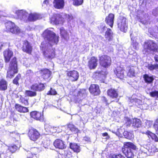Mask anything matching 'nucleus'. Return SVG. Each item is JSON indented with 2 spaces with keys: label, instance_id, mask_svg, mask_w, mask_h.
Masks as SVG:
<instances>
[{
  "label": "nucleus",
  "instance_id": "nucleus-1",
  "mask_svg": "<svg viewBox=\"0 0 158 158\" xmlns=\"http://www.w3.org/2000/svg\"><path fill=\"white\" fill-rule=\"evenodd\" d=\"M42 36L45 41L42 42L41 44L40 47L41 50H43L45 47L47 43L52 46L51 43L57 44L59 41V36L56 35L55 33L50 30H45L43 33Z\"/></svg>",
  "mask_w": 158,
  "mask_h": 158
},
{
  "label": "nucleus",
  "instance_id": "nucleus-2",
  "mask_svg": "<svg viewBox=\"0 0 158 158\" xmlns=\"http://www.w3.org/2000/svg\"><path fill=\"white\" fill-rule=\"evenodd\" d=\"M142 52L144 54H147L149 51L158 52V44L154 40H148L145 41L143 45Z\"/></svg>",
  "mask_w": 158,
  "mask_h": 158
},
{
  "label": "nucleus",
  "instance_id": "nucleus-3",
  "mask_svg": "<svg viewBox=\"0 0 158 158\" xmlns=\"http://www.w3.org/2000/svg\"><path fill=\"white\" fill-rule=\"evenodd\" d=\"M136 149V147L132 143L124 142L122 148V151L127 157L133 158L134 154L131 149L135 150Z\"/></svg>",
  "mask_w": 158,
  "mask_h": 158
},
{
  "label": "nucleus",
  "instance_id": "nucleus-4",
  "mask_svg": "<svg viewBox=\"0 0 158 158\" xmlns=\"http://www.w3.org/2000/svg\"><path fill=\"white\" fill-rule=\"evenodd\" d=\"M18 72L17 59L14 57L12 59L10 62L9 69L7 71L6 77L11 79L15 76V74Z\"/></svg>",
  "mask_w": 158,
  "mask_h": 158
},
{
  "label": "nucleus",
  "instance_id": "nucleus-5",
  "mask_svg": "<svg viewBox=\"0 0 158 158\" xmlns=\"http://www.w3.org/2000/svg\"><path fill=\"white\" fill-rule=\"evenodd\" d=\"M100 66L104 69L109 67L112 64V60L111 57L107 55H103L98 56Z\"/></svg>",
  "mask_w": 158,
  "mask_h": 158
},
{
  "label": "nucleus",
  "instance_id": "nucleus-6",
  "mask_svg": "<svg viewBox=\"0 0 158 158\" xmlns=\"http://www.w3.org/2000/svg\"><path fill=\"white\" fill-rule=\"evenodd\" d=\"M6 31L14 34H18L21 32L19 27L15 23L10 21L6 22L5 24Z\"/></svg>",
  "mask_w": 158,
  "mask_h": 158
},
{
  "label": "nucleus",
  "instance_id": "nucleus-7",
  "mask_svg": "<svg viewBox=\"0 0 158 158\" xmlns=\"http://www.w3.org/2000/svg\"><path fill=\"white\" fill-rule=\"evenodd\" d=\"M10 136L12 138L13 140L16 141L18 144L17 145L15 144H13L11 145L8 146L7 149L10 151L11 153H14L18 149L20 145V143L18 139L19 138V135L15 133H12L10 134Z\"/></svg>",
  "mask_w": 158,
  "mask_h": 158
},
{
  "label": "nucleus",
  "instance_id": "nucleus-8",
  "mask_svg": "<svg viewBox=\"0 0 158 158\" xmlns=\"http://www.w3.org/2000/svg\"><path fill=\"white\" fill-rule=\"evenodd\" d=\"M117 25L118 27L121 31L126 32L128 28L126 18L122 16H119L117 19Z\"/></svg>",
  "mask_w": 158,
  "mask_h": 158
},
{
  "label": "nucleus",
  "instance_id": "nucleus-9",
  "mask_svg": "<svg viewBox=\"0 0 158 158\" xmlns=\"http://www.w3.org/2000/svg\"><path fill=\"white\" fill-rule=\"evenodd\" d=\"M27 135L29 139L34 142L37 140L41 136L39 132L33 127L28 129Z\"/></svg>",
  "mask_w": 158,
  "mask_h": 158
},
{
  "label": "nucleus",
  "instance_id": "nucleus-10",
  "mask_svg": "<svg viewBox=\"0 0 158 158\" xmlns=\"http://www.w3.org/2000/svg\"><path fill=\"white\" fill-rule=\"evenodd\" d=\"M40 150L37 148H31L29 150L25 151V155L27 156L26 158H39L37 154Z\"/></svg>",
  "mask_w": 158,
  "mask_h": 158
},
{
  "label": "nucleus",
  "instance_id": "nucleus-11",
  "mask_svg": "<svg viewBox=\"0 0 158 158\" xmlns=\"http://www.w3.org/2000/svg\"><path fill=\"white\" fill-rule=\"evenodd\" d=\"M66 75L67 77L72 82L77 81L79 77L78 72L75 70L67 71Z\"/></svg>",
  "mask_w": 158,
  "mask_h": 158
},
{
  "label": "nucleus",
  "instance_id": "nucleus-12",
  "mask_svg": "<svg viewBox=\"0 0 158 158\" xmlns=\"http://www.w3.org/2000/svg\"><path fill=\"white\" fill-rule=\"evenodd\" d=\"M89 90L90 94L94 96L99 95L101 93L99 86L97 84H91L89 87Z\"/></svg>",
  "mask_w": 158,
  "mask_h": 158
},
{
  "label": "nucleus",
  "instance_id": "nucleus-13",
  "mask_svg": "<svg viewBox=\"0 0 158 158\" xmlns=\"http://www.w3.org/2000/svg\"><path fill=\"white\" fill-rule=\"evenodd\" d=\"M21 49L23 52L31 55L33 48L30 43L27 40H25L23 41Z\"/></svg>",
  "mask_w": 158,
  "mask_h": 158
},
{
  "label": "nucleus",
  "instance_id": "nucleus-14",
  "mask_svg": "<svg viewBox=\"0 0 158 158\" xmlns=\"http://www.w3.org/2000/svg\"><path fill=\"white\" fill-rule=\"evenodd\" d=\"M45 84L40 82L34 83L30 87V89L33 91L41 92L43 91L45 89Z\"/></svg>",
  "mask_w": 158,
  "mask_h": 158
},
{
  "label": "nucleus",
  "instance_id": "nucleus-15",
  "mask_svg": "<svg viewBox=\"0 0 158 158\" xmlns=\"http://www.w3.org/2000/svg\"><path fill=\"white\" fill-rule=\"evenodd\" d=\"M125 70L124 68L120 66H117L114 70V72L117 77L121 80L125 77Z\"/></svg>",
  "mask_w": 158,
  "mask_h": 158
},
{
  "label": "nucleus",
  "instance_id": "nucleus-16",
  "mask_svg": "<svg viewBox=\"0 0 158 158\" xmlns=\"http://www.w3.org/2000/svg\"><path fill=\"white\" fill-rule=\"evenodd\" d=\"M98 59L97 57L93 56L89 60L87 66L90 70L95 69L98 66Z\"/></svg>",
  "mask_w": 158,
  "mask_h": 158
},
{
  "label": "nucleus",
  "instance_id": "nucleus-17",
  "mask_svg": "<svg viewBox=\"0 0 158 158\" xmlns=\"http://www.w3.org/2000/svg\"><path fill=\"white\" fill-rule=\"evenodd\" d=\"M114 18V15L113 13H110L105 18V21L106 23L111 28L113 27Z\"/></svg>",
  "mask_w": 158,
  "mask_h": 158
},
{
  "label": "nucleus",
  "instance_id": "nucleus-18",
  "mask_svg": "<svg viewBox=\"0 0 158 158\" xmlns=\"http://www.w3.org/2000/svg\"><path fill=\"white\" fill-rule=\"evenodd\" d=\"M40 74L43 79L46 80L48 79L50 77L52 72L49 69L46 68L43 69L39 71Z\"/></svg>",
  "mask_w": 158,
  "mask_h": 158
},
{
  "label": "nucleus",
  "instance_id": "nucleus-19",
  "mask_svg": "<svg viewBox=\"0 0 158 158\" xmlns=\"http://www.w3.org/2000/svg\"><path fill=\"white\" fill-rule=\"evenodd\" d=\"M31 118L37 121H42L44 120V115L43 113L39 111H34L30 113Z\"/></svg>",
  "mask_w": 158,
  "mask_h": 158
},
{
  "label": "nucleus",
  "instance_id": "nucleus-20",
  "mask_svg": "<svg viewBox=\"0 0 158 158\" xmlns=\"http://www.w3.org/2000/svg\"><path fill=\"white\" fill-rule=\"evenodd\" d=\"M4 60L6 63L9 62L11 57L13 56V52L9 48L6 49L3 52Z\"/></svg>",
  "mask_w": 158,
  "mask_h": 158
},
{
  "label": "nucleus",
  "instance_id": "nucleus-21",
  "mask_svg": "<svg viewBox=\"0 0 158 158\" xmlns=\"http://www.w3.org/2000/svg\"><path fill=\"white\" fill-rule=\"evenodd\" d=\"M53 145L56 148L60 149H63L66 148L64 142L59 139H56L54 142Z\"/></svg>",
  "mask_w": 158,
  "mask_h": 158
},
{
  "label": "nucleus",
  "instance_id": "nucleus-22",
  "mask_svg": "<svg viewBox=\"0 0 158 158\" xmlns=\"http://www.w3.org/2000/svg\"><path fill=\"white\" fill-rule=\"evenodd\" d=\"M15 108L16 110L21 113H25L29 112L28 107H25L18 103L15 104Z\"/></svg>",
  "mask_w": 158,
  "mask_h": 158
},
{
  "label": "nucleus",
  "instance_id": "nucleus-23",
  "mask_svg": "<svg viewBox=\"0 0 158 158\" xmlns=\"http://www.w3.org/2000/svg\"><path fill=\"white\" fill-rule=\"evenodd\" d=\"M62 16L58 14L53 15L50 19L51 23L57 25L59 24L60 21L62 20Z\"/></svg>",
  "mask_w": 158,
  "mask_h": 158
},
{
  "label": "nucleus",
  "instance_id": "nucleus-24",
  "mask_svg": "<svg viewBox=\"0 0 158 158\" xmlns=\"http://www.w3.org/2000/svg\"><path fill=\"white\" fill-rule=\"evenodd\" d=\"M43 54L45 58L48 59H52L55 56V52L53 50H50L46 51H44Z\"/></svg>",
  "mask_w": 158,
  "mask_h": 158
},
{
  "label": "nucleus",
  "instance_id": "nucleus-25",
  "mask_svg": "<svg viewBox=\"0 0 158 158\" xmlns=\"http://www.w3.org/2000/svg\"><path fill=\"white\" fill-rule=\"evenodd\" d=\"M107 95L112 98H117L118 96L117 91L115 89L110 88L107 90Z\"/></svg>",
  "mask_w": 158,
  "mask_h": 158
},
{
  "label": "nucleus",
  "instance_id": "nucleus-26",
  "mask_svg": "<svg viewBox=\"0 0 158 158\" xmlns=\"http://www.w3.org/2000/svg\"><path fill=\"white\" fill-rule=\"evenodd\" d=\"M53 3L54 7L57 9H62L64 5V0H54Z\"/></svg>",
  "mask_w": 158,
  "mask_h": 158
},
{
  "label": "nucleus",
  "instance_id": "nucleus-27",
  "mask_svg": "<svg viewBox=\"0 0 158 158\" xmlns=\"http://www.w3.org/2000/svg\"><path fill=\"white\" fill-rule=\"evenodd\" d=\"M145 134L147 135L149 139L155 142H158V137L155 134L149 130L146 131Z\"/></svg>",
  "mask_w": 158,
  "mask_h": 158
},
{
  "label": "nucleus",
  "instance_id": "nucleus-28",
  "mask_svg": "<svg viewBox=\"0 0 158 158\" xmlns=\"http://www.w3.org/2000/svg\"><path fill=\"white\" fill-rule=\"evenodd\" d=\"M113 35L112 30L110 28H107L105 34L106 40L109 42L111 41L113 38Z\"/></svg>",
  "mask_w": 158,
  "mask_h": 158
},
{
  "label": "nucleus",
  "instance_id": "nucleus-29",
  "mask_svg": "<svg viewBox=\"0 0 158 158\" xmlns=\"http://www.w3.org/2000/svg\"><path fill=\"white\" fill-rule=\"evenodd\" d=\"M69 148L74 152L78 153L80 152L81 151L80 147L77 143H70Z\"/></svg>",
  "mask_w": 158,
  "mask_h": 158
},
{
  "label": "nucleus",
  "instance_id": "nucleus-30",
  "mask_svg": "<svg viewBox=\"0 0 158 158\" xmlns=\"http://www.w3.org/2000/svg\"><path fill=\"white\" fill-rule=\"evenodd\" d=\"M143 77L145 82L148 84L152 83L154 79L153 76H149L147 74H144Z\"/></svg>",
  "mask_w": 158,
  "mask_h": 158
},
{
  "label": "nucleus",
  "instance_id": "nucleus-31",
  "mask_svg": "<svg viewBox=\"0 0 158 158\" xmlns=\"http://www.w3.org/2000/svg\"><path fill=\"white\" fill-rule=\"evenodd\" d=\"M141 121L139 119L135 118L132 120V126L134 128L139 127L141 126Z\"/></svg>",
  "mask_w": 158,
  "mask_h": 158
},
{
  "label": "nucleus",
  "instance_id": "nucleus-32",
  "mask_svg": "<svg viewBox=\"0 0 158 158\" xmlns=\"http://www.w3.org/2000/svg\"><path fill=\"white\" fill-rule=\"evenodd\" d=\"M16 13L17 15L18 18L20 20L26 18L27 16V14L26 11L23 10H18L16 11Z\"/></svg>",
  "mask_w": 158,
  "mask_h": 158
},
{
  "label": "nucleus",
  "instance_id": "nucleus-33",
  "mask_svg": "<svg viewBox=\"0 0 158 158\" xmlns=\"http://www.w3.org/2000/svg\"><path fill=\"white\" fill-rule=\"evenodd\" d=\"M60 36L62 38L65 40H67L69 39V36L67 31L63 27L60 29Z\"/></svg>",
  "mask_w": 158,
  "mask_h": 158
},
{
  "label": "nucleus",
  "instance_id": "nucleus-34",
  "mask_svg": "<svg viewBox=\"0 0 158 158\" xmlns=\"http://www.w3.org/2000/svg\"><path fill=\"white\" fill-rule=\"evenodd\" d=\"M67 126L68 129L72 132L74 133H78L79 132V131L78 128L76 127V126L73 124L71 123H68L67 124Z\"/></svg>",
  "mask_w": 158,
  "mask_h": 158
},
{
  "label": "nucleus",
  "instance_id": "nucleus-35",
  "mask_svg": "<svg viewBox=\"0 0 158 158\" xmlns=\"http://www.w3.org/2000/svg\"><path fill=\"white\" fill-rule=\"evenodd\" d=\"M127 68L128 69V71L127 73V75L130 77L135 76V70L133 67L128 66Z\"/></svg>",
  "mask_w": 158,
  "mask_h": 158
},
{
  "label": "nucleus",
  "instance_id": "nucleus-36",
  "mask_svg": "<svg viewBox=\"0 0 158 158\" xmlns=\"http://www.w3.org/2000/svg\"><path fill=\"white\" fill-rule=\"evenodd\" d=\"M7 88V82L4 79H1L0 80V90L4 91Z\"/></svg>",
  "mask_w": 158,
  "mask_h": 158
},
{
  "label": "nucleus",
  "instance_id": "nucleus-37",
  "mask_svg": "<svg viewBox=\"0 0 158 158\" xmlns=\"http://www.w3.org/2000/svg\"><path fill=\"white\" fill-rule=\"evenodd\" d=\"M147 147L148 152L151 153L153 154L158 151L156 147L153 144L150 143L147 144Z\"/></svg>",
  "mask_w": 158,
  "mask_h": 158
},
{
  "label": "nucleus",
  "instance_id": "nucleus-38",
  "mask_svg": "<svg viewBox=\"0 0 158 158\" xmlns=\"http://www.w3.org/2000/svg\"><path fill=\"white\" fill-rule=\"evenodd\" d=\"M39 15L36 13H30L29 14L27 19L28 21L34 22L39 19Z\"/></svg>",
  "mask_w": 158,
  "mask_h": 158
},
{
  "label": "nucleus",
  "instance_id": "nucleus-39",
  "mask_svg": "<svg viewBox=\"0 0 158 158\" xmlns=\"http://www.w3.org/2000/svg\"><path fill=\"white\" fill-rule=\"evenodd\" d=\"M123 135L125 138L129 140H132L134 139V135L131 132L127 131H124Z\"/></svg>",
  "mask_w": 158,
  "mask_h": 158
},
{
  "label": "nucleus",
  "instance_id": "nucleus-40",
  "mask_svg": "<svg viewBox=\"0 0 158 158\" xmlns=\"http://www.w3.org/2000/svg\"><path fill=\"white\" fill-rule=\"evenodd\" d=\"M19 102L21 104L25 106H27L29 105L28 99L22 96L19 98Z\"/></svg>",
  "mask_w": 158,
  "mask_h": 158
},
{
  "label": "nucleus",
  "instance_id": "nucleus-41",
  "mask_svg": "<svg viewBox=\"0 0 158 158\" xmlns=\"http://www.w3.org/2000/svg\"><path fill=\"white\" fill-rule=\"evenodd\" d=\"M24 94L26 96L30 97H35L37 95V93L35 90H26Z\"/></svg>",
  "mask_w": 158,
  "mask_h": 158
},
{
  "label": "nucleus",
  "instance_id": "nucleus-42",
  "mask_svg": "<svg viewBox=\"0 0 158 158\" xmlns=\"http://www.w3.org/2000/svg\"><path fill=\"white\" fill-rule=\"evenodd\" d=\"M147 68L150 71H153L154 70L158 71V64H148L147 66Z\"/></svg>",
  "mask_w": 158,
  "mask_h": 158
},
{
  "label": "nucleus",
  "instance_id": "nucleus-43",
  "mask_svg": "<svg viewBox=\"0 0 158 158\" xmlns=\"http://www.w3.org/2000/svg\"><path fill=\"white\" fill-rule=\"evenodd\" d=\"M21 78V74L18 73L14 79L12 81L13 83L17 86L19 85V81Z\"/></svg>",
  "mask_w": 158,
  "mask_h": 158
},
{
  "label": "nucleus",
  "instance_id": "nucleus-44",
  "mask_svg": "<svg viewBox=\"0 0 158 158\" xmlns=\"http://www.w3.org/2000/svg\"><path fill=\"white\" fill-rule=\"evenodd\" d=\"M12 154L7 149L5 152H3V154L4 158H10Z\"/></svg>",
  "mask_w": 158,
  "mask_h": 158
},
{
  "label": "nucleus",
  "instance_id": "nucleus-45",
  "mask_svg": "<svg viewBox=\"0 0 158 158\" xmlns=\"http://www.w3.org/2000/svg\"><path fill=\"white\" fill-rule=\"evenodd\" d=\"M109 158H125V157L121 154L119 153L110 155L109 156Z\"/></svg>",
  "mask_w": 158,
  "mask_h": 158
},
{
  "label": "nucleus",
  "instance_id": "nucleus-46",
  "mask_svg": "<svg viewBox=\"0 0 158 158\" xmlns=\"http://www.w3.org/2000/svg\"><path fill=\"white\" fill-rule=\"evenodd\" d=\"M73 5L78 6L81 5L83 2V0H72Z\"/></svg>",
  "mask_w": 158,
  "mask_h": 158
},
{
  "label": "nucleus",
  "instance_id": "nucleus-47",
  "mask_svg": "<svg viewBox=\"0 0 158 158\" xmlns=\"http://www.w3.org/2000/svg\"><path fill=\"white\" fill-rule=\"evenodd\" d=\"M150 96L152 98H158V91L154 90L149 93Z\"/></svg>",
  "mask_w": 158,
  "mask_h": 158
},
{
  "label": "nucleus",
  "instance_id": "nucleus-48",
  "mask_svg": "<svg viewBox=\"0 0 158 158\" xmlns=\"http://www.w3.org/2000/svg\"><path fill=\"white\" fill-rule=\"evenodd\" d=\"M57 93L55 89L50 88V90L47 92V94L48 95H56Z\"/></svg>",
  "mask_w": 158,
  "mask_h": 158
},
{
  "label": "nucleus",
  "instance_id": "nucleus-49",
  "mask_svg": "<svg viewBox=\"0 0 158 158\" xmlns=\"http://www.w3.org/2000/svg\"><path fill=\"white\" fill-rule=\"evenodd\" d=\"M52 129L54 131V132H57L58 133L62 131L61 127L59 126L53 127L52 128Z\"/></svg>",
  "mask_w": 158,
  "mask_h": 158
},
{
  "label": "nucleus",
  "instance_id": "nucleus-50",
  "mask_svg": "<svg viewBox=\"0 0 158 158\" xmlns=\"http://www.w3.org/2000/svg\"><path fill=\"white\" fill-rule=\"evenodd\" d=\"M153 127L157 134L158 133V120L156 119L153 125Z\"/></svg>",
  "mask_w": 158,
  "mask_h": 158
},
{
  "label": "nucleus",
  "instance_id": "nucleus-51",
  "mask_svg": "<svg viewBox=\"0 0 158 158\" xmlns=\"http://www.w3.org/2000/svg\"><path fill=\"white\" fill-rule=\"evenodd\" d=\"M131 124H132V121L130 118H126V121L125 123L126 126L127 127H129L131 126Z\"/></svg>",
  "mask_w": 158,
  "mask_h": 158
},
{
  "label": "nucleus",
  "instance_id": "nucleus-52",
  "mask_svg": "<svg viewBox=\"0 0 158 158\" xmlns=\"http://www.w3.org/2000/svg\"><path fill=\"white\" fill-rule=\"evenodd\" d=\"M138 44V43L136 41L134 42V40H133V42H132L131 43V45L132 46L133 48L135 49H136L137 48V46Z\"/></svg>",
  "mask_w": 158,
  "mask_h": 158
},
{
  "label": "nucleus",
  "instance_id": "nucleus-53",
  "mask_svg": "<svg viewBox=\"0 0 158 158\" xmlns=\"http://www.w3.org/2000/svg\"><path fill=\"white\" fill-rule=\"evenodd\" d=\"M83 140L84 142H85L87 143H89L91 141L90 138L89 137L87 136L84 137L83 138Z\"/></svg>",
  "mask_w": 158,
  "mask_h": 158
},
{
  "label": "nucleus",
  "instance_id": "nucleus-54",
  "mask_svg": "<svg viewBox=\"0 0 158 158\" xmlns=\"http://www.w3.org/2000/svg\"><path fill=\"white\" fill-rule=\"evenodd\" d=\"M85 89H81L79 91H78V94L79 95H80L81 94H84L85 93Z\"/></svg>",
  "mask_w": 158,
  "mask_h": 158
},
{
  "label": "nucleus",
  "instance_id": "nucleus-55",
  "mask_svg": "<svg viewBox=\"0 0 158 158\" xmlns=\"http://www.w3.org/2000/svg\"><path fill=\"white\" fill-rule=\"evenodd\" d=\"M145 153L142 152H139L138 157L139 158H143L144 156Z\"/></svg>",
  "mask_w": 158,
  "mask_h": 158
},
{
  "label": "nucleus",
  "instance_id": "nucleus-56",
  "mask_svg": "<svg viewBox=\"0 0 158 158\" xmlns=\"http://www.w3.org/2000/svg\"><path fill=\"white\" fill-rule=\"evenodd\" d=\"M102 135L103 137L106 136V139H109L110 138V137L108 135V133L106 132L102 133Z\"/></svg>",
  "mask_w": 158,
  "mask_h": 158
},
{
  "label": "nucleus",
  "instance_id": "nucleus-57",
  "mask_svg": "<svg viewBox=\"0 0 158 158\" xmlns=\"http://www.w3.org/2000/svg\"><path fill=\"white\" fill-rule=\"evenodd\" d=\"M154 59L156 62L158 63V55H155L154 57Z\"/></svg>",
  "mask_w": 158,
  "mask_h": 158
},
{
  "label": "nucleus",
  "instance_id": "nucleus-58",
  "mask_svg": "<svg viewBox=\"0 0 158 158\" xmlns=\"http://www.w3.org/2000/svg\"><path fill=\"white\" fill-rule=\"evenodd\" d=\"M49 3V0H44V1L43 2V4L44 5H47Z\"/></svg>",
  "mask_w": 158,
  "mask_h": 158
},
{
  "label": "nucleus",
  "instance_id": "nucleus-59",
  "mask_svg": "<svg viewBox=\"0 0 158 158\" xmlns=\"http://www.w3.org/2000/svg\"><path fill=\"white\" fill-rule=\"evenodd\" d=\"M103 100L107 104H108V100H107V99H106V98L105 97H103Z\"/></svg>",
  "mask_w": 158,
  "mask_h": 158
},
{
  "label": "nucleus",
  "instance_id": "nucleus-60",
  "mask_svg": "<svg viewBox=\"0 0 158 158\" xmlns=\"http://www.w3.org/2000/svg\"><path fill=\"white\" fill-rule=\"evenodd\" d=\"M101 72L102 71H96L95 72V73L101 74Z\"/></svg>",
  "mask_w": 158,
  "mask_h": 158
},
{
  "label": "nucleus",
  "instance_id": "nucleus-61",
  "mask_svg": "<svg viewBox=\"0 0 158 158\" xmlns=\"http://www.w3.org/2000/svg\"><path fill=\"white\" fill-rule=\"evenodd\" d=\"M3 45L2 44H0V51L2 49Z\"/></svg>",
  "mask_w": 158,
  "mask_h": 158
},
{
  "label": "nucleus",
  "instance_id": "nucleus-62",
  "mask_svg": "<svg viewBox=\"0 0 158 158\" xmlns=\"http://www.w3.org/2000/svg\"><path fill=\"white\" fill-rule=\"evenodd\" d=\"M119 99H116V102H118L119 101Z\"/></svg>",
  "mask_w": 158,
  "mask_h": 158
},
{
  "label": "nucleus",
  "instance_id": "nucleus-63",
  "mask_svg": "<svg viewBox=\"0 0 158 158\" xmlns=\"http://www.w3.org/2000/svg\"><path fill=\"white\" fill-rule=\"evenodd\" d=\"M156 31H157V33H158V26L157 27Z\"/></svg>",
  "mask_w": 158,
  "mask_h": 158
},
{
  "label": "nucleus",
  "instance_id": "nucleus-64",
  "mask_svg": "<svg viewBox=\"0 0 158 158\" xmlns=\"http://www.w3.org/2000/svg\"><path fill=\"white\" fill-rule=\"evenodd\" d=\"M105 26H104L102 28L103 29H104L105 28Z\"/></svg>",
  "mask_w": 158,
  "mask_h": 158
}]
</instances>
